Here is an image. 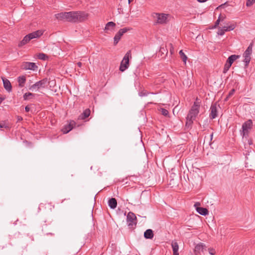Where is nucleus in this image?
I'll use <instances>...</instances> for the list:
<instances>
[{
	"mask_svg": "<svg viewBox=\"0 0 255 255\" xmlns=\"http://www.w3.org/2000/svg\"><path fill=\"white\" fill-rule=\"evenodd\" d=\"M200 107V103L198 101L197 99L196 101L194 103L193 105L192 106L186 117V127H189L192 125L193 121L195 120L199 112Z\"/></svg>",
	"mask_w": 255,
	"mask_h": 255,
	"instance_id": "1",
	"label": "nucleus"
},
{
	"mask_svg": "<svg viewBox=\"0 0 255 255\" xmlns=\"http://www.w3.org/2000/svg\"><path fill=\"white\" fill-rule=\"evenodd\" d=\"M88 15V13L83 11L67 12L66 21L72 22H82L86 20Z\"/></svg>",
	"mask_w": 255,
	"mask_h": 255,
	"instance_id": "2",
	"label": "nucleus"
},
{
	"mask_svg": "<svg viewBox=\"0 0 255 255\" xmlns=\"http://www.w3.org/2000/svg\"><path fill=\"white\" fill-rule=\"evenodd\" d=\"M152 16L155 19V23L158 24H165L172 18L170 14L164 13H154Z\"/></svg>",
	"mask_w": 255,
	"mask_h": 255,
	"instance_id": "3",
	"label": "nucleus"
},
{
	"mask_svg": "<svg viewBox=\"0 0 255 255\" xmlns=\"http://www.w3.org/2000/svg\"><path fill=\"white\" fill-rule=\"evenodd\" d=\"M131 58V51H128L125 55L120 66V70L125 71L129 67V59Z\"/></svg>",
	"mask_w": 255,
	"mask_h": 255,
	"instance_id": "4",
	"label": "nucleus"
},
{
	"mask_svg": "<svg viewBox=\"0 0 255 255\" xmlns=\"http://www.w3.org/2000/svg\"><path fill=\"white\" fill-rule=\"evenodd\" d=\"M253 46V43H251L243 54V56L244 57V62L245 63L246 67H248L250 62L251 59V56L252 53Z\"/></svg>",
	"mask_w": 255,
	"mask_h": 255,
	"instance_id": "5",
	"label": "nucleus"
},
{
	"mask_svg": "<svg viewBox=\"0 0 255 255\" xmlns=\"http://www.w3.org/2000/svg\"><path fill=\"white\" fill-rule=\"evenodd\" d=\"M47 82V79H43L38 82H37L34 84L31 85L29 87V90L34 91L35 90H37L40 88H44L46 87Z\"/></svg>",
	"mask_w": 255,
	"mask_h": 255,
	"instance_id": "6",
	"label": "nucleus"
},
{
	"mask_svg": "<svg viewBox=\"0 0 255 255\" xmlns=\"http://www.w3.org/2000/svg\"><path fill=\"white\" fill-rule=\"evenodd\" d=\"M37 66L35 63L23 62L21 65V68L23 70H31L34 71L37 69Z\"/></svg>",
	"mask_w": 255,
	"mask_h": 255,
	"instance_id": "7",
	"label": "nucleus"
},
{
	"mask_svg": "<svg viewBox=\"0 0 255 255\" xmlns=\"http://www.w3.org/2000/svg\"><path fill=\"white\" fill-rule=\"evenodd\" d=\"M206 245L202 243H200L195 246L194 252L195 255H200L206 251Z\"/></svg>",
	"mask_w": 255,
	"mask_h": 255,
	"instance_id": "8",
	"label": "nucleus"
},
{
	"mask_svg": "<svg viewBox=\"0 0 255 255\" xmlns=\"http://www.w3.org/2000/svg\"><path fill=\"white\" fill-rule=\"evenodd\" d=\"M129 30V28L127 27H125L120 29L114 37V45H116L120 41L122 35Z\"/></svg>",
	"mask_w": 255,
	"mask_h": 255,
	"instance_id": "9",
	"label": "nucleus"
},
{
	"mask_svg": "<svg viewBox=\"0 0 255 255\" xmlns=\"http://www.w3.org/2000/svg\"><path fill=\"white\" fill-rule=\"evenodd\" d=\"M253 122L251 120H249L244 123L242 125L243 135L245 136L248 133L249 129L252 128Z\"/></svg>",
	"mask_w": 255,
	"mask_h": 255,
	"instance_id": "10",
	"label": "nucleus"
},
{
	"mask_svg": "<svg viewBox=\"0 0 255 255\" xmlns=\"http://www.w3.org/2000/svg\"><path fill=\"white\" fill-rule=\"evenodd\" d=\"M220 108L219 105L217 103L213 104L210 108V117L211 119H215L218 116V108Z\"/></svg>",
	"mask_w": 255,
	"mask_h": 255,
	"instance_id": "11",
	"label": "nucleus"
},
{
	"mask_svg": "<svg viewBox=\"0 0 255 255\" xmlns=\"http://www.w3.org/2000/svg\"><path fill=\"white\" fill-rule=\"evenodd\" d=\"M54 207V206L51 203H41L40 205L39 208L40 209H44L46 212H51Z\"/></svg>",
	"mask_w": 255,
	"mask_h": 255,
	"instance_id": "12",
	"label": "nucleus"
},
{
	"mask_svg": "<svg viewBox=\"0 0 255 255\" xmlns=\"http://www.w3.org/2000/svg\"><path fill=\"white\" fill-rule=\"evenodd\" d=\"M136 219L134 214L132 212H129L127 216V222H128V226H132L134 221Z\"/></svg>",
	"mask_w": 255,
	"mask_h": 255,
	"instance_id": "13",
	"label": "nucleus"
},
{
	"mask_svg": "<svg viewBox=\"0 0 255 255\" xmlns=\"http://www.w3.org/2000/svg\"><path fill=\"white\" fill-rule=\"evenodd\" d=\"M2 80L4 89L8 92H10L12 90V87L9 81L4 78L2 77Z\"/></svg>",
	"mask_w": 255,
	"mask_h": 255,
	"instance_id": "14",
	"label": "nucleus"
},
{
	"mask_svg": "<svg viewBox=\"0 0 255 255\" xmlns=\"http://www.w3.org/2000/svg\"><path fill=\"white\" fill-rule=\"evenodd\" d=\"M43 34V30H38L36 31L30 33L29 34L30 37H31V39L34 38H37L40 37Z\"/></svg>",
	"mask_w": 255,
	"mask_h": 255,
	"instance_id": "15",
	"label": "nucleus"
},
{
	"mask_svg": "<svg viewBox=\"0 0 255 255\" xmlns=\"http://www.w3.org/2000/svg\"><path fill=\"white\" fill-rule=\"evenodd\" d=\"M56 18L60 20H66L67 18V12H61L55 15Z\"/></svg>",
	"mask_w": 255,
	"mask_h": 255,
	"instance_id": "16",
	"label": "nucleus"
},
{
	"mask_svg": "<svg viewBox=\"0 0 255 255\" xmlns=\"http://www.w3.org/2000/svg\"><path fill=\"white\" fill-rule=\"evenodd\" d=\"M30 40H31V37H30V36H29V34L26 35V36H25L24 37L23 39L18 43V47H22V46L24 45L25 44H26V43L29 42V41Z\"/></svg>",
	"mask_w": 255,
	"mask_h": 255,
	"instance_id": "17",
	"label": "nucleus"
},
{
	"mask_svg": "<svg viewBox=\"0 0 255 255\" xmlns=\"http://www.w3.org/2000/svg\"><path fill=\"white\" fill-rule=\"evenodd\" d=\"M239 57L240 55H232L229 57L227 60L226 63L231 66L233 62Z\"/></svg>",
	"mask_w": 255,
	"mask_h": 255,
	"instance_id": "18",
	"label": "nucleus"
},
{
	"mask_svg": "<svg viewBox=\"0 0 255 255\" xmlns=\"http://www.w3.org/2000/svg\"><path fill=\"white\" fill-rule=\"evenodd\" d=\"M171 247L173 251V255H179V246L177 243L176 242H172L171 243Z\"/></svg>",
	"mask_w": 255,
	"mask_h": 255,
	"instance_id": "19",
	"label": "nucleus"
},
{
	"mask_svg": "<svg viewBox=\"0 0 255 255\" xmlns=\"http://www.w3.org/2000/svg\"><path fill=\"white\" fill-rule=\"evenodd\" d=\"M153 236L154 234L151 229H147L144 233V237L147 239H152Z\"/></svg>",
	"mask_w": 255,
	"mask_h": 255,
	"instance_id": "20",
	"label": "nucleus"
},
{
	"mask_svg": "<svg viewBox=\"0 0 255 255\" xmlns=\"http://www.w3.org/2000/svg\"><path fill=\"white\" fill-rule=\"evenodd\" d=\"M109 207L113 209H115L117 206V201L114 198H111L108 201Z\"/></svg>",
	"mask_w": 255,
	"mask_h": 255,
	"instance_id": "21",
	"label": "nucleus"
},
{
	"mask_svg": "<svg viewBox=\"0 0 255 255\" xmlns=\"http://www.w3.org/2000/svg\"><path fill=\"white\" fill-rule=\"evenodd\" d=\"M17 81L18 83V86L19 87H24L25 82H26V77L24 76H19L17 78Z\"/></svg>",
	"mask_w": 255,
	"mask_h": 255,
	"instance_id": "22",
	"label": "nucleus"
},
{
	"mask_svg": "<svg viewBox=\"0 0 255 255\" xmlns=\"http://www.w3.org/2000/svg\"><path fill=\"white\" fill-rule=\"evenodd\" d=\"M227 26H224L223 28L224 29V30L225 31H229L234 30L236 26V24L235 23H227Z\"/></svg>",
	"mask_w": 255,
	"mask_h": 255,
	"instance_id": "23",
	"label": "nucleus"
},
{
	"mask_svg": "<svg viewBox=\"0 0 255 255\" xmlns=\"http://www.w3.org/2000/svg\"><path fill=\"white\" fill-rule=\"evenodd\" d=\"M74 124V122H71L69 124L65 126V127L62 129V131L64 133H67L69 131H70L73 128V125Z\"/></svg>",
	"mask_w": 255,
	"mask_h": 255,
	"instance_id": "24",
	"label": "nucleus"
},
{
	"mask_svg": "<svg viewBox=\"0 0 255 255\" xmlns=\"http://www.w3.org/2000/svg\"><path fill=\"white\" fill-rule=\"evenodd\" d=\"M196 211L201 215L206 216L208 214V210L205 208L197 207Z\"/></svg>",
	"mask_w": 255,
	"mask_h": 255,
	"instance_id": "25",
	"label": "nucleus"
},
{
	"mask_svg": "<svg viewBox=\"0 0 255 255\" xmlns=\"http://www.w3.org/2000/svg\"><path fill=\"white\" fill-rule=\"evenodd\" d=\"M115 26H116V23H114V22H112V21L108 22L106 25V26L105 28V30L106 31V32H107V31H108V30H113L114 28V27H115Z\"/></svg>",
	"mask_w": 255,
	"mask_h": 255,
	"instance_id": "26",
	"label": "nucleus"
},
{
	"mask_svg": "<svg viewBox=\"0 0 255 255\" xmlns=\"http://www.w3.org/2000/svg\"><path fill=\"white\" fill-rule=\"evenodd\" d=\"M90 110L89 109H86L82 114L79 116V118L82 120L85 119L90 115Z\"/></svg>",
	"mask_w": 255,
	"mask_h": 255,
	"instance_id": "27",
	"label": "nucleus"
},
{
	"mask_svg": "<svg viewBox=\"0 0 255 255\" xmlns=\"http://www.w3.org/2000/svg\"><path fill=\"white\" fill-rule=\"evenodd\" d=\"M0 128L1 129H9L10 128V126L9 124L5 121H0Z\"/></svg>",
	"mask_w": 255,
	"mask_h": 255,
	"instance_id": "28",
	"label": "nucleus"
},
{
	"mask_svg": "<svg viewBox=\"0 0 255 255\" xmlns=\"http://www.w3.org/2000/svg\"><path fill=\"white\" fill-rule=\"evenodd\" d=\"M34 97V95L31 93H26L23 95V99L24 100H28Z\"/></svg>",
	"mask_w": 255,
	"mask_h": 255,
	"instance_id": "29",
	"label": "nucleus"
},
{
	"mask_svg": "<svg viewBox=\"0 0 255 255\" xmlns=\"http://www.w3.org/2000/svg\"><path fill=\"white\" fill-rule=\"evenodd\" d=\"M179 54L180 55V57L181 58V59H182L183 61L186 63V61H187V57L186 56V55L184 54V53L183 52V50H181L180 51H179Z\"/></svg>",
	"mask_w": 255,
	"mask_h": 255,
	"instance_id": "30",
	"label": "nucleus"
},
{
	"mask_svg": "<svg viewBox=\"0 0 255 255\" xmlns=\"http://www.w3.org/2000/svg\"><path fill=\"white\" fill-rule=\"evenodd\" d=\"M231 66H230L229 64H227L226 62L225 64L224 70H223V73H226L230 69Z\"/></svg>",
	"mask_w": 255,
	"mask_h": 255,
	"instance_id": "31",
	"label": "nucleus"
},
{
	"mask_svg": "<svg viewBox=\"0 0 255 255\" xmlns=\"http://www.w3.org/2000/svg\"><path fill=\"white\" fill-rule=\"evenodd\" d=\"M160 111H161V114L164 116H167L168 115V111L165 109H163V108H161L160 109Z\"/></svg>",
	"mask_w": 255,
	"mask_h": 255,
	"instance_id": "32",
	"label": "nucleus"
},
{
	"mask_svg": "<svg viewBox=\"0 0 255 255\" xmlns=\"http://www.w3.org/2000/svg\"><path fill=\"white\" fill-rule=\"evenodd\" d=\"M224 28H219V30L218 31V34L220 35H223L225 34V32H226L225 30H224Z\"/></svg>",
	"mask_w": 255,
	"mask_h": 255,
	"instance_id": "33",
	"label": "nucleus"
},
{
	"mask_svg": "<svg viewBox=\"0 0 255 255\" xmlns=\"http://www.w3.org/2000/svg\"><path fill=\"white\" fill-rule=\"evenodd\" d=\"M255 2V0H247L246 2V5L247 6H250L253 4V3Z\"/></svg>",
	"mask_w": 255,
	"mask_h": 255,
	"instance_id": "34",
	"label": "nucleus"
},
{
	"mask_svg": "<svg viewBox=\"0 0 255 255\" xmlns=\"http://www.w3.org/2000/svg\"><path fill=\"white\" fill-rule=\"evenodd\" d=\"M46 55L43 54V53H40L38 56V57L39 59H42V60H45V57H46Z\"/></svg>",
	"mask_w": 255,
	"mask_h": 255,
	"instance_id": "35",
	"label": "nucleus"
},
{
	"mask_svg": "<svg viewBox=\"0 0 255 255\" xmlns=\"http://www.w3.org/2000/svg\"><path fill=\"white\" fill-rule=\"evenodd\" d=\"M235 90L234 89H232L229 93L228 94V96L227 97L226 99V100H227V99L229 98L230 97H231L235 93Z\"/></svg>",
	"mask_w": 255,
	"mask_h": 255,
	"instance_id": "36",
	"label": "nucleus"
},
{
	"mask_svg": "<svg viewBox=\"0 0 255 255\" xmlns=\"http://www.w3.org/2000/svg\"><path fill=\"white\" fill-rule=\"evenodd\" d=\"M208 250L209 254L211 255H214L216 254L215 250L213 248H210Z\"/></svg>",
	"mask_w": 255,
	"mask_h": 255,
	"instance_id": "37",
	"label": "nucleus"
},
{
	"mask_svg": "<svg viewBox=\"0 0 255 255\" xmlns=\"http://www.w3.org/2000/svg\"><path fill=\"white\" fill-rule=\"evenodd\" d=\"M225 18H226V15H222L221 14H220L218 19H219L220 21H223Z\"/></svg>",
	"mask_w": 255,
	"mask_h": 255,
	"instance_id": "38",
	"label": "nucleus"
},
{
	"mask_svg": "<svg viewBox=\"0 0 255 255\" xmlns=\"http://www.w3.org/2000/svg\"><path fill=\"white\" fill-rule=\"evenodd\" d=\"M149 94H153V93H148V92H141L139 93V95L140 96H147Z\"/></svg>",
	"mask_w": 255,
	"mask_h": 255,
	"instance_id": "39",
	"label": "nucleus"
},
{
	"mask_svg": "<svg viewBox=\"0 0 255 255\" xmlns=\"http://www.w3.org/2000/svg\"><path fill=\"white\" fill-rule=\"evenodd\" d=\"M220 20L218 19L216 20V22H215V25H214V28H216V27L219 25V23H220Z\"/></svg>",
	"mask_w": 255,
	"mask_h": 255,
	"instance_id": "40",
	"label": "nucleus"
},
{
	"mask_svg": "<svg viewBox=\"0 0 255 255\" xmlns=\"http://www.w3.org/2000/svg\"><path fill=\"white\" fill-rule=\"evenodd\" d=\"M170 45L171 46V48H170V52L171 53V54H172L174 52V49H173V46H172V44H170Z\"/></svg>",
	"mask_w": 255,
	"mask_h": 255,
	"instance_id": "41",
	"label": "nucleus"
},
{
	"mask_svg": "<svg viewBox=\"0 0 255 255\" xmlns=\"http://www.w3.org/2000/svg\"><path fill=\"white\" fill-rule=\"evenodd\" d=\"M17 122H19L22 120V118L20 116H17Z\"/></svg>",
	"mask_w": 255,
	"mask_h": 255,
	"instance_id": "42",
	"label": "nucleus"
},
{
	"mask_svg": "<svg viewBox=\"0 0 255 255\" xmlns=\"http://www.w3.org/2000/svg\"><path fill=\"white\" fill-rule=\"evenodd\" d=\"M200 205V203L199 202H196L194 204V206L197 208V207H199L198 206Z\"/></svg>",
	"mask_w": 255,
	"mask_h": 255,
	"instance_id": "43",
	"label": "nucleus"
},
{
	"mask_svg": "<svg viewBox=\"0 0 255 255\" xmlns=\"http://www.w3.org/2000/svg\"><path fill=\"white\" fill-rule=\"evenodd\" d=\"M25 111L27 112H28L30 110V108L28 107V106H26L25 108Z\"/></svg>",
	"mask_w": 255,
	"mask_h": 255,
	"instance_id": "44",
	"label": "nucleus"
},
{
	"mask_svg": "<svg viewBox=\"0 0 255 255\" xmlns=\"http://www.w3.org/2000/svg\"><path fill=\"white\" fill-rule=\"evenodd\" d=\"M82 63H81V62H78V63H77V65H78L79 67H81V66H82Z\"/></svg>",
	"mask_w": 255,
	"mask_h": 255,
	"instance_id": "45",
	"label": "nucleus"
},
{
	"mask_svg": "<svg viewBox=\"0 0 255 255\" xmlns=\"http://www.w3.org/2000/svg\"><path fill=\"white\" fill-rule=\"evenodd\" d=\"M207 0H197L198 1L200 2H203L206 1Z\"/></svg>",
	"mask_w": 255,
	"mask_h": 255,
	"instance_id": "46",
	"label": "nucleus"
},
{
	"mask_svg": "<svg viewBox=\"0 0 255 255\" xmlns=\"http://www.w3.org/2000/svg\"><path fill=\"white\" fill-rule=\"evenodd\" d=\"M213 136V133H212V134L210 135L211 140L212 139Z\"/></svg>",
	"mask_w": 255,
	"mask_h": 255,
	"instance_id": "47",
	"label": "nucleus"
},
{
	"mask_svg": "<svg viewBox=\"0 0 255 255\" xmlns=\"http://www.w3.org/2000/svg\"><path fill=\"white\" fill-rule=\"evenodd\" d=\"M2 101H3V99L0 97V104L1 103Z\"/></svg>",
	"mask_w": 255,
	"mask_h": 255,
	"instance_id": "48",
	"label": "nucleus"
},
{
	"mask_svg": "<svg viewBox=\"0 0 255 255\" xmlns=\"http://www.w3.org/2000/svg\"><path fill=\"white\" fill-rule=\"evenodd\" d=\"M128 3H129L130 2H131L133 0H128Z\"/></svg>",
	"mask_w": 255,
	"mask_h": 255,
	"instance_id": "49",
	"label": "nucleus"
},
{
	"mask_svg": "<svg viewBox=\"0 0 255 255\" xmlns=\"http://www.w3.org/2000/svg\"><path fill=\"white\" fill-rule=\"evenodd\" d=\"M128 3H129L130 2H131L133 0H128Z\"/></svg>",
	"mask_w": 255,
	"mask_h": 255,
	"instance_id": "50",
	"label": "nucleus"
}]
</instances>
